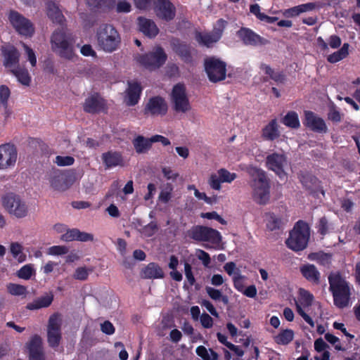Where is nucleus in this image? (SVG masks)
I'll list each match as a JSON object with an SVG mask.
<instances>
[{
  "mask_svg": "<svg viewBox=\"0 0 360 360\" xmlns=\"http://www.w3.org/2000/svg\"><path fill=\"white\" fill-rule=\"evenodd\" d=\"M299 303L296 304L297 311L298 314L304 319V320L310 325L312 328L314 327V322L312 319L307 314V313L302 309L303 307H308L311 305L314 300V296L308 290L304 289H300L299 291Z\"/></svg>",
  "mask_w": 360,
  "mask_h": 360,
  "instance_id": "nucleus-14",
  "label": "nucleus"
},
{
  "mask_svg": "<svg viewBox=\"0 0 360 360\" xmlns=\"http://www.w3.org/2000/svg\"><path fill=\"white\" fill-rule=\"evenodd\" d=\"M46 13L48 17L53 22L63 25L65 18L58 6L51 1L46 4Z\"/></svg>",
  "mask_w": 360,
  "mask_h": 360,
  "instance_id": "nucleus-31",
  "label": "nucleus"
},
{
  "mask_svg": "<svg viewBox=\"0 0 360 360\" xmlns=\"http://www.w3.org/2000/svg\"><path fill=\"white\" fill-rule=\"evenodd\" d=\"M307 258L311 261L316 262L320 265L328 266L332 261V255L319 251L309 254Z\"/></svg>",
  "mask_w": 360,
  "mask_h": 360,
  "instance_id": "nucleus-33",
  "label": "nucleus"
},
{
  "mask_svg": "<svg viewBox=\"0 0 360 360\" xmlns=\"http://www.w3.org/2000/svg\"><path fill=\"white\" fill-rule=\"evenodd\" d=\"M54 162L61 167L70 166L75 162V159L72 156H61L58 155L56 157Z\"/></svg>",
  "mask_w": 360,
  "mask_h": 360,
  "instance_id": "nucleus-51",
  "label": "nucleus"
},
{
  "mask_svg": "<svg viewBox=\"0 0 360 360\" xmlns=\"http://www.w3.org/2000/svg\"><path fill=\"white\" fill-rule=\"evenodd\" d=\"M195 352L202 360H211L210 356L205 347L200 345L196 348Z\"/></svg>",
  "mask_w": 360,
  "mask_h": 360,
  "instance_id": "nucleus-63",
  "label": "nucleus"
},
{
  "mask_svg": "<svg viewBox=\"0 0 360 360\" xmlns=\"http://www.w3.org/2000/svg\"><path fill=\"white\" fill-rule=\"evenodd\" d=\"M98 46L105 52L111 53L117 50L121 42L117 30L110 25H104L97 32Z\"/></svg>",
  "mask_w": 360,
  "mask_h": 360,
  "instance_id": "nucleus-4",
  "label": "nucleus"
},
{
  "mask_svg": "<svg viewBox=\"0 0 360 360\" xmlns=\"http://www.w3.org/2000/svg\"><path fill=\"white\" fill-rule=\"evenodd\" d=\"M294 338V333L290 329H285L281 331L274 339L278 345H288Z\"/></svg>",
  "mask_w": 360,
  "mask_h": 360,
  "instance_id": "nucleus-40",
  "label": "nucleus"
},
{
  "mask_svg": "<svg viewBox=\"0 0 360 360\" xmlns=\"http://www.w3.org/2000/svg\"><path fill=\"white\" fill-rule=\"evenodd\" d=\"M309 238V227L306 222L300 220L290 231L286 245L294 251H300L307 247Z\"/></svg>",
  "mask_w": 360,
  "mask_h": 360,
  "instance_id": "nucleus-3",
  "label": "nucleus"
},
{
  "mask_svg": "<svg viewBox=\"0 0 360 360\" xmlns=\"http://www.w3.org/2000/svg\"><path fill=\"white\" fill-rule=\"evenodd\" d=\"M202 218H206L208 219H215L221 224H226V221L216 212H202L200 214Z\"/></svg>",
  "mask_w": 360,
  "mask_h": 360,
  "instance_id": "nucleus-56",
  "label": "nucleus"
},
{
  "mask_svg": "<svg viewBox=\"0 0 360 360\" xmlns=\"http://www.w3.org/2000/svg\"><path fill=\"white\" fill-rule=\"evenodd\" d=\"M285 162V158L282 154L273 153L269 155L266 158V166L267 167L275 172V173L281 179H286V174L283 171V167Z\"/></svg>",
  "mask_w": 360,
  "mask_h": 360,
  "instance_id": "nucleus-18",
  "label": "nucleus"
},
{
  "mask_svg": "<svg viewBox=\"0 0 360 360\" xmlns=\"http://www.w3.org/2000/svg\"><path fill=\"white\" fill-rule=\"evenodd\" d=\"M141 276L149 279L162 278L164 277V272L158 264L152 262L142 270Z\"/></svg>",
  "mask_w": 360,
  "mask_h": 360,
  "instance_id": "nucleus-30",
  "label": "nucleus"
},
{
  "mask_svg": "<svg viewBox=\"0 0 360 360\" xmlns=\"http://www.w3.org/2000/svg\"><path fill=\"white\" fill-rule=\"evenodd\" d=\"M18 79V81L24 86H30L31 77L25 68L17 67L15 69H11V72Z\"/></svg>",
  "mask_w": 360,
  "mask_h": 360,
  "instance_id": "nucleus-37",
  "label": "nucleus"
},
{
  "mask_svg": "<svg viewBox=\"0 0 360 360\" xmlns=\"http://www.w3.org/2000/svg\"><path fill=\"white\" fill-rule=\"evenodd\" d=\"M68 252V248L64 245H54L48 250V254L51 255H62Z\"/></svg>",
  "mask_w": 360,
  "mask_h": 360,
  "instance_id": "nucleus-53",
  "label": "nucleus"
},
{
  "mask_svg": "<svg viewBox=\"0 0 360 360\" xmlns=\"http://www.w3.org/2000/svg\"><path fill=\"white\" fill-rule=\"evenodd\" d=\"M167 60V55L161 47H156L148 54L139 56L137 62L149 70H155L162 66Z\"/></svg>",
  "mask_w": 360,
  "mask_h": 360,
  "instance_id": "nucleus-8",
  "label": "nucleus"
},
{
  "mask_svg": "<svg viewBox=\"0 0 360 360\" xmlns=\"http://www.w3.org/2000/svg\"><path fill=\"white\" fill-rule=\"evenodd\" d=\"M305 125L312 131L317 132H326V125L323 119L318 117L311 111H305Z\"/></svg>",
  "mask_w": 360,
  "mask_h": 360,
  "instance_id": "nucleus-24",
  "label": "nucleus"
},
{
  "mask_svg": "<svg viewBox=\"0 0 360 360\" xmlns=\"http://www.w3.org/2000/svg\"><path fill=\"white\" fill-rule=\"evenodd\" d=\"M205 291L208 296L214 301H221L224 304H226L229 302V299L226 295H224L222 292L212 287L207 286Z\"/></svg>",
  "mask_w": 360,
  "mask_h": 360,
  "instance_id": "nucleus-43",
  "label": "nucleus"
},
{
  "mask_svg": "<svg viewBox=\"0 0 360 360\" xmlns=\"http://www.w3.org/2000/svg\"><path fill=\"white\" fill-rule=\"evenodd\" d=\"M141 87L138 82H129V87L127 90L126 103L128 105H136L140 98Z\"/></svg>",
  "mask_w": 360,
  "mask_h": 360,
  "instance_id": "nucleus-27",
  "label": "nucleus"
},
{
  "mask_svg": "<svg viewBox=\"0 0 360 360\" xmlns=\"http://www.w3.org/2000/svg\"><path fill=\"white\" fill-rule=\"evenodd\" d=\"M330 283V290L333 296V302L335 305H338V274H330L328 276Z\"/></svg>",
  "mask_w": 360,
  "mask_h": 360,
  "instance_id": "nucleus-46",
  "label": "nucleus"
},
{
  "mask_svg": "<svg viewBox=\"0 0 360 360\" xmlns=\"http://www.w3.org/2000/svg\"><path fill=\"white\" fill-rule=\"evenodd\" d=\"M282 123L292 129H297L300 126L298 115L295 111L288 112L282 119Z\"/></svg>",
  "mask_w": 360,
  "mask_h": 360,
  "instance_id": "nucleus-39",
  "label": "nucleus"
},
{
  "mask_svg": "<svg viewBox=\"0 0 360 360\" xmlns=\"http://www.w3.org/2000/svg\"><path fill=\"white\" fill-rule=\"evenodd\" d=\"M101 330L107 335H112L115 330L114 326L109 321H105L101 325Z\"/></svg>",
  "mask_w": 360,
  "mask_h": 360,
  "instance_id": "nucleus-61",
  "label": "nucleus"
},
{
  "mask_svg": "<svg viewBox=\"0 0 360 360\" xmlns=\"http://www.w3.org/2000/svg\"><path fill=\"white\" fill-rule=\"evenodd\" d=\"M329 229L328 221L325 217L321 218L319 220L318 224V231L323 236L327 233Z\"/></svg>",
  "mask_w": 360,
  "mask_h": 360,
  "instance_id": "nucleus-62",
  "label": "nucleus"
},
{
  "mask_svg": "<svg viewBox=\"0 0 360 360\" xmlns=\"http://www.w3.org/2000/svg\"><path fill=\"white\" fill-rule=\"evenodd\" d=\"M133 145L138 153H146L152 146L150 139H146L143 136H138L133 141Z\"/></svg>",
  "mask_w": 360,
  "mask_h": 360,
  "instance_id": "nucleus-35",
  "label": "nucleus"
},
{
  "mask_svg": "<svg viewBox=\"0 0 360 360\" xmlns=\"http://www.w3.org/2000/svg\"><path fill=\"white\" fill-rule=\"evenodd\" d=\"M83 108L88 113H99L106 110V103L98 94H94L85 100Z\"/></svg>",
  "mask_w": 360,
  "mask_h": 360,
  "instance_id": "nucleus-17",
  "label": "nucleus"
},
{
  "mask_svg": "<svg viewBox=\"0 0 360 360\" xmlns=\"http://www.w3.org/2000/svg\"><path fill=\"white\" fill-rule=\"evenodd\" d=\"M6 289L9 294L14 296H25L27 290V288L22 285L9 283L6 285Z\"/></svg>",
  "mask_w": 360,
  "mask_h": 360,
  "instance_id": "nucleus-44",
  "label": "nucleus"
},
{
  "mask_svg": "<svg viewBox=\"0 0 360 360\" xmlns=\"http://www.w3.org/2000/svg\"><path fill=\"white\" fill-rule=\"evenodd\" d=\"M34 273V270L32 268V265L26 264L21 267L20 270L18 271L17 276L20 278L28 280L32 277Z\"/></svg>",
  "mask_w": 360,
  "mask_h": 360,
  "instance_id": "nucleus-47",
  "label": "nucleus"
},
{
  "mask_svg": "<svg viewBox=\"0 0 360 360\" xmlns=\"http://www.w3.org/2000/svg\"><path fill=\"white\" fill-rule=\"evenodd\" d=\"M201 325L205 328H211L213 326L214 321L212 318L207 313H203L200 317Z\"/></svg>",
  "mask_w": 360,
  "mask_h": 360,
  "instance_id": "nucleus-58",
  "label": "nucleus"
},
{
  "mask_svg": "<svg viewBox=\"0 0 360 360\" xmlns=\"http://www.w3.org/2000/svg\"><path fill=\"white\" fill-rule=\"evenodd\" d=\"M195 39L200 44L207 47H210L213 43L218 41L219 39H216V34L212 32V33H202L197 32L195 33Z\"/></svg>",
  "mask_w": 360,
  "mask_h": 360,
  "instance_id": "nucleus-38",
  "label": "nucleus"
},
{
  "mask_svg": "<svg viewBox=\"0 0 360 360\" xmlns=\"http://www.w3.org/2000/svg\"><path fill=\"white\" fill-rule=\"evenodd\" d=\"M153 10L158 18L170 21L176 15V8L169 0H155Z\"/></svg>",
  "mask_w": 360,
  "mask_h": 360,
  "instance_id": "nucleus-13",
  "label": "nucleus"
},
{
  "mask_svg": "<svg viewBox=\"0 0 360 360\" xmlns=\"http://www.w3.org/2000/svg\"><path fill=\"white\" fill-rule=\"evenodd\" d=\"M172 191L173 186L172 184H167L160 193L159 200L162 202H167L172 197Z\"/></svg>",
  "mask_w": 360,
  "mask_h": 360,
  "instance_id": "nucleus-48",
  "label": "nucleus"
},
{
  "mask_svg": "<svg viewBox=\"0 0 360 360\" xmlns=\"http://www.w3.org/2000/svg\"><path fill=\"white\" fill-rule=\"evenodd\" d=\"M11 95L9 88L6 85L0 86V100L3 105L6 108L7 101Z\"/></svg>",
  "mask_w": 360,
  "mask_h": 360,
  "instance_id": "nucleus-54",
  "label": "nucleus"
},
{
  "mask_svg": "<svg viewBox=\"0 0 360 360\" xmlns=\"http://www.w3.org/2000/svg\"><path fill=\"white\" fill-rule=\"evenodd\" d=\"M279 136L278 125L276 119L271 120L262 130V136L265 140L274 141Z\"/></svg>",
  "mask_w": 360,
  "mask_h": 360,
  "instance_id": "nucleus-28",
  "label": "nucleus"
},
{
  "mask_svg": "<svg viewBox=\"0 0 360 360\" xmlns=\"http://www.w3.org/2000/svg\"><path fill=\"white\" fill-rule=\"evenodd\" d=\"M102 159L108 168L121 165L122 163V156L118 153L108 152L103 154Z\"/></svg>",
  "mask_w": 360,
  "mask_h": 360,
  "instance_id": "nucleus-34",
  "label": "nucleus"
},
{
  "mask_svg": "<svg viewBox=\"0 0 360 360\" xmlns=\"http://www.w3.org/2000/svg\"><path fill=\"white\" fill-rule=\"evenodd\" d=\"M61 323L62 319L59 314L56 313L50 316L47 328V336L49 345L51 347H56L60 343L61 339Z\"/></svg>",
  "mask_w": 360,
  "mask_h": 360,
  "instance_id": "nucleus-11",
  "label": "nucleus"
},
{
  "mask_svg": "<svg viewBox=\"0 0 360 360\" xmlns=\"http://www.w3.org/2000/svg\"><path fill=\"white\" fill-rule=\"evenodd\" d=\"M302 275L309 282L318 284L320 280V273L314 264H307L300 267Z\"/></svg>",
  "mask_w": 360,
  "mask_h": 360,
  "instance_id": "nucleus-29",
  "label": "nucleus"
},
{
  "mask_svg": "<svg viewBox=\"0 0 360 360\" xmlns=\"http://www.w3.org/2000/svg\"><path fill=\"white\" fill-rule=\"evenodd\" d=\"M138 20L139 30L145 35L152 38L158 34L159 29L153 20L141 17L139 18Z\"/></svg>",
  "mask_w": 360,
  "mask_h": 360,
  "instance_id": "nucleus-26",
  "label": "nucleus"
},
{
  "mask_svg": "<svg viewBox=\"0 0 360 360\" xmlns=\"http://www.w3.org/2000/svg\"><path fill=\"white\" fill-rule=\"evenodd\" d=\"M232 280L234 288L239 292L243 291V289L245 288L246 277L240 274H235L232 277Z\"/></svg>",
  "mask_w": 360,
  "mask_h": 360,
  "instance_id": "nucleus-49",
  "label": "nucleus"
},
{
  "mask_svg": "<svg viewBox=\"0 0 360 360\" xmlns=\"http://www.w3.org/2000/svg\"><path fill=\"white\" fill-rule=\"evenodd\" d=\"M353 286L339 274V309L350 305V300Z\"/></svg>",
  "mask_w": 360,
  "mask_h": 360,
  "instance_id": "nucleus-19",
  "label": "nucleus"
},
{
  "mask_svg": "<svg viewBox=\"0 0 360 360\" xmlns=\"http://www.w3.org/2000/svg\"><path fill=\"white\" fill-rule=\"evenodd\" d=\"M189 236L195 240L208 242L210 245L207 248H217L221 242L220 233L212 228L205 226H195L189 231Z\"/></svg>",
  "mask_w": 360,
  "mask_h": 360,
  "instance_id": "nucleus-5",
  "label": "nucleus"
},
{
  "mask_svg": "<svg viewBox=\"0 0 360 360\" xmlns=\"http://www.w3.org/2000/svg\"><path fill=\"white\" fill-rule=\"evenodd\" d=\"M22 45L27 53V59L30 61L31 65L34 67L37 64V58L34 51L25 43H22Z\"/></svg>",
  "mask_w": 360,
  "mask_h": 360,
  "instance_id": "nucleus-57",
  "label": "nucleus"
},
{
  "mask_svg": "<svg viewBox=\"0 0 360 360\" xmlns=\"http://www.w3.org/2000/svg\"><path fill=\"white\" fill-rule=\"evenodd\" d=\"M1 202L5 210L14 217L23 218L28 214L27 205L17 195L6 194L2 197Z\"/></svg>",
  "mask_w": 360,
  "mask_h": 360,
  "instance_id": "nucleus-6",
  "label": "nucleus"
},
{
  "mask_svg": "<svg viewBox=\"0 0 360 360\" xmlns=\"http://www.w3.org/2000/svg\"><path fill=\"white\" fill-rule=\"evenodd\" d=\"M50 184L54 190L63 191L70 187L72 181L65 174L60 172H55L51 176Z\"/></svg>",
  "mask_w": 360,
  "mask_h": 360,
  "instance_id": "nucleus-23",
  "label": "nucleus"
},
{
  "mask_svg": "<svg viewBox=\"0 0 360 360\" xmlns=\"http://www.w3.org/2000/svg\"><path fill=\"white\" fill-rule=\"evenodd\" d=\"M196 257L202 262L205 266H208L210 264L211 259L210 255L202 250H196Z\"/></svg>",
  "mask_w": 360,
  "mask_h": 360,
  "instance_id": "nucleus-55",
  "label": "nucleus"
},
{
  "mask_svg": "<svg viewBox=\"0 0 360 360\" xmlns=\"http://www.w3.org/2000/svg\"><path fill=\"white\" fill-rule=\"evenodd\" d=\"M171 100L176 112L184 113L191 110V105L184 84H177L173 87Z\"/></svg>",
  "mask_w": 360,
  "mask_h": 360,
  "instance_id": "nucleus-9",
  "label": "nucleus"
},
{
  "mask_svg": "<svg viewBox=\"0 0 360 360\" xmlns=\"http://www.w3.org/2000/svg\"><path fill=\"white\" fill-rule=\"evenodd\" d=\"M77 229H72L68 230L63 235L61 236V239L64 241H73L77 240Z\"/></svg>",
  "mask_w": 360,
  "mask_h": 360,
  "instance_id": "nucleus-59",
  "label": "nucleus"
},
{
  "mask_svg": "<svg viewBox=\"0 0 360 360\" xmlns=\"http://www.w3.org/2000/svg\"><path fill=\"white\" fill-rule=\"evenodd\" d=\"M167 111V105L165 100L160 96L150 98L145 108V113L151 115H165Z\"/></svg>",
  "mask_w": 360,
  "mask_h": 360,
  "instance_id": "nucleus-21",
  "label": "nucleus"
},
{
  "mask_svg": "<svg viewBox=\"0 0 360 360\" xmlns=\"http://www.w3.org/2000/svg\"><path fill=\"white\" fill-rule=\"evenodd\" d=\"M173 49L182 60L186 62L190 60L191 55L189 47L187 45L181 44L179 41L173 42Z\"/></svg>",
  "mask_w": 360,
  "mask_h": 360,
  "instance_id": "nucleus-41",
  "label": "nucleus"
},
{
  "mask_svg": "<svg viewBox=\"0 0 360 360\" xmlns=\"http://www.w3.org/2000/svg\"><path fill=\"white\" fill-rule=\"evenodd\" d=\"M52 50L60 57L72 60L75 56L71 35L64 27L56 30L51 39Z\"/></svg>",
  "mask_w": 360,
  "mask_h": 360,
  "instance_id": "nucleus-2",
  "label": "nucleus"
},
{
  "mask_svg": "<svg viewBox=\"0 0 360 360\" xmlns=\"http://www.w3.org/2000/svg\"><path fill=\"white\" fill-rule=\"evenodd\" d=\"M53 300V295L52 294L46 295L38 297L33 302L27 304L26 308L29 310H37L41 308L48 307L51 305Z\"/></svg>",
  "mask_w": 360,
  "mask_h": 360,
  "instance_id": "nucleus-32",
  "label": "nucleus"
},
{
  "mask_svg": "<svg viewBox=\"0 0 360 360\" xmlns=\"http://www.w3.org/2000/svg\"><path fill=\"white\" fill-rule=\"evenodd\" d=\"M23 247L18 242L11 243L10 245V251L13 257L18 260V262H23L26 259V255L23 253Z\"/></svg>",
  "mask_w": 360,
  "mask_h": 360,
  "instance_id": "nucleus-42",
  "label": "nucleus"
},
{
  "mask_svg": "<svg viewBox=\"0 0 360 360\" xmlns=\"http://www.w3.org/2000/svg\"><path fill=\"white\" fill-rule=\"evenodd\" d=\"M8 20L20 34L25 37H31L33 34L34 29L32 23L18 12L11 11Z\"/></svg>",
  "mask_w": 360,
  "mask_h": 360,
  "instance_id": "nucleus-10",
  "label": "nucleus"
},
{
  "mask_svg": "<svg viewBox=\"0 0 360 360\" xmlns=\"http://www.w3.org/2000/svg\"><path fill=\"white\" fill-rule=\"evenodd\" d=\"M300 181L306 189L311 192L316 191L319 187L320 182L318 179L309 174L302 175Z\"/></svg>",
  "mask_w": 360,
  "mask_h": 360,
  "instance_id": "nucleus-36",
  "label": "nucleus"
},
{
  "mask_svg": "<svg viewBox=\"0 0 360 360\" xmlns=\"http://www.w3.org/2000/svg\"><path fill=\"white\" fill-rule=\"evenodd\" d=\"M317 7L316 3L309 2L307 4H300L288 9L281 11L282 15L285 18H294L298 16L300 14L311 11Z\"/></svg>",
  "mask_w": 360,
  "mask_h": 360,
  "instance_id": "nucleus-25",
  "label": "nucleus"
},
{
  "mask_svg": "<svg viewBox=\"0 0 360 360\" xmlns=\"http://www.w3.org/2000/svg\"><path fill=\"white\" fill-rule=\"evenodd\" d=\"M30 360H44L42 340L38 335H34L27 343Z\"/></svg>",
  "mask_w": 360,
  "mask_h": 360,
  "instance_id": "nucleus-22",
  "label": "nucleus"
},
{
  "mask_svg": "<svg viewBox=\"0 0 360 360\" xmlns=\"http://www.w3.org/2000/svg\"><path fill=\"white\" fill-rule=\"evenodd\" d=\"M89 270L86 267H78L76 269L73 278L76 280L85 281L88 278Z\"/></svg>",
  "mask_w": 360,
  "mask_h": 360,
  "instance_id": "nucleus-52",
  "label": "nucleus"
},
{
  "mask_svg": "<svg viewBox=\"0 0 360 360\" xmlns=\"http://www.w3.org/2000/svg\"><path fill=\"white\" fill-rule=\"evenodd\" d=\"M224 269L229 276H233L235 274H240L239 269L236 268V264L233 262L226 263Z\"/></svg>",
  "mask_w": 360,
  "mask_h": 360,
  "instance_id": "nucleus-60",
  "label": "nucleus"
},
{
  "mask_svg": "<svg viewBox=\"0 0 360 360\" xmlns=\"http://www.w3.org/2000/svg\"><path fill=\"white\" fill-rule=\"evenodd\" d=\"M248 172L251 177L254 200L259 205H266L270 198V185L265 172L257 167H250Z\"/></svg>",
  "mask_w": 360,
  "mask_h": 360,
  "instance_id": "nucleus-1",
  "label": "nucleus"
},
{
  "mask_svg": "<svg viewBox=\"0 0 360 360\" xmlns=\"http://www.w3.org/2000/svg\"><path fill=\"white\" fill-rule=\"evenodd\" d=\"M266 226L271 231L280 229L283 224L281 219L277 217L274 214H268L266 215Z\"/></svg>",
  "mask_w": 360,
  "mask_h": 360,
  "instance_id": "nucleus-45",
  "label": "nucleus"
},
{
  "mask_svg": "<svg viewBox=\"0 0 360 360\" xmlns=\"http://www.w3.org/2000/svg\"><path fill=\"white\" fill-rule=\"evenodd\" d=\"M238 37L246 45L257 46L266 43V40L256 34L252 30L242 27L237 32Z\"/></svg>",
  "mask_w": 360,
  "mask_h": 360,
  "instance_id": "nucleus-20",
  "label": "nucleus"
},
{
  "mask_svg": "<svg viewBox=\"0 0 360 360\" xmlns=\"http://www.w3.org/2000/svg\"><path fill=\"white\" fill-rule=\"evenodd\" d=\"M131 10V4L126 1H119L117 4V11L119 13H128Z\"/></svg>",
  "mask_w": 360,
  "mask_h": 360,
  "instance_id": "nucleus-64",
  "label": "nucleus"
},
{
  "mask_svg": "<svg viewBox=\"0 0 360 360\" xmlns=\"http://www.w3.org/2000/svg\"><path fill=\"white\" fill-rule=\"evenodd\" d=\"M227 22L223 19H219L217 21L212 32L216 34V39H220L223 32L226 26Z\"/></svg>",
  "mask_w": 360,
  "mask_h": 360,
  "instance_id": "nucleus-50",
  "label": "nucleus"
},
{
  "mask_svg": "<svg viewBox=\"0 0 360 360\" xmlns=\"http://www.w3.org/2000/svg\"><path fill=\"white\" fill-rule=\"evenodd\" d=\"M226 63L221 60L211 57L205 59V69L212 82H217L226 78Z\"/></svg>",
  "mask_w": 360,
  "mask_h": 360,
  "instance_id": "nucleus-7",
  "label": "nucleus"
},
{
  "mask_svg": "<svg viewBox=\"0 0 360 360\" xmlns=\"http://www.w3.org/2000/svg\"><path fill=\"white\" fill-rule=\"evenodd\" d=\"M18 157L16 148L13 144L0 146V169H6L15 165Z\"/></svg>",
  "mask_w": 360,
  "mask_h": 360,
  "instance_id": "nucleus-12",
  "label": "nucleus"
},
{
  "mask_svg": "<svg viewBox=\"0 0 360 360\" xmlns=\"http://www.w3.org/2000/svg\"><path fill=\"white\" fill-rule=\"evenodd\" d=\"M4 65L11 72L19 66L20 53L13 46H4L1 49Z\"/></svg>",
  "mask_w": 360,
  "mask_h": 360,
  "instance_id": "nucleus-16",
  "label": "nucleus"
},
{
  "mask_svg": "<svg viewBox=\"0 0 360 360\" xmlns=\"http://www.w3.org/2000/svg\"><path fill=\"white\" fill-rule=\"evenodd\" d=\"M236 177V173H231L227 169L221 168L217 170V173L210 175L209 184L212 188L219 191L221 188V183H231Z\"/></svg>",
  "mask_w": 360,
  "mask_h": 360,
  "instance_id": "nucleus-15",
  "label": "nucleus"
}]
</instances>
